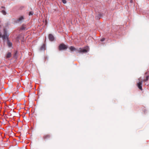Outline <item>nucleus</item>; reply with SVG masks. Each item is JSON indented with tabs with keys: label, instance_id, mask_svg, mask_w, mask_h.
<instances>
[{
	"label": "nucleus",
	"instance_id": "obj_21",
	"mask_svg": "<svg viewBox=\"0 0 149 149\" xmlns=\"http://www.w3.org/2000/svg\"><path fill=\"white\" fill-rule=\"evenodd\" d=\"M99 15H100V16H101V14H100Z\"/></svg>",
	"mask_w": 149,
	"mask_h": 149
},
{
	"label": "nucleus",
	"instance_id": "obj_5",
	"mask_svg": "<svg viewBox=\"0 0 149 149\" xmlns=\"http://www.w3.org/2000/svg\"><path fill=\"white\" fill-rule=\"evenodd\" d=\"M51 137V135L49 134H46L44 135L43 136V139L46 141L49 139Z\"/></svg>",
	"mask_w": 149,
	"mask_h": 149
},
{
	"label": "nucleus",
	"instance_id": "obj_19",
	"mask_svg": "<svg viewBox=\"0 0 149 149\" xmlns=\"http://www.w3.org/2000/svg\"><path fill=\"white\" fill-rule=\"evenodd\" d=\"M2 7V8H5V7Z\"/></svg>",
	"mask_w": 149,
	"mask_h": 149
},
{
	"label": "nucleus",
	"instance_id": "obj_10",
	"mask_svg": "<svg viewBox=\"0 0 149 149\" xmlns=\"http://www.w3.org/2000/svg\"><path fill=\"white\" fill-rule=\"evenodd\" d=\"M26 29H27L25 26L23 25H22L20 28V30H25Z\"/></svg>",
	"mask_w": 149,
	"mask_h": 149
},
{
	"label": "nucleus",
	"instance_id": "obj_16",
	"mask_svg": "<svg viewBox=\"0 0 149 149\" xmlns=\"http://www.w3.org/2000/svg\"><path fill=\"white\" fill-rule=\"evenodd\" d=\"M63 3L64 4L66 3V1L65 0H62Z\"/></svg>",
	"mask_w": 149,
	"mask_h": 149
},
{
	"label": "nucleus",
	"instance_id": "obj_11",
	"mask_svg": "<svg viewBox=\"0 0 149 149\" xmlns=\"http://www.w3.org/2000/svg\"><path fill=\"white\" fill-rule=\"evenodd\" d=\"M7 44L9 47H10L12 45V43L8 40L7 41Z\"/></svg>",
	"mask_w": 149,
	"mask_h": 149
},
{
	"label": "nucleus",
	"instance_id": "obj_3",
	"mask_svg": "<svg viewBox=\"0 0 149 149\" xmlns=\"http://www.w3.org/2000/svg\"><path fill=\"white\" fill-rule=\"evenodd\" d=\"M138 80L139 81L138 83L137 84V86L138 88L141 90H142V81H140L141 80V78L140 77L138 79Z\"/></svg>",
	"mask_w": 149,
	"mask_h": 149
},
{
	"label": "nucleus",
	"instance_id": "obj_14",
	"mask_svg": "<svg viewBox=\"0 0 149 149\" xmlns=\"http://www.w3.org/2000/svg\"><path fill=\"white\" fill-rule=\"evenodd\" d=\"M1 12L4 15H6V12L4 10H2Z\"/></svg>",
	"mask_w": 149,
	"mask_h": 149
},
{
	"label": "nucleus",
	"instance_id": "obj_2",
	"mask_svg": "<svg viewBox=\"0 0 149 149\" xmlns=\"http://www.w3.org/2000/svg\"><path fill=\"white\" fill-rule=\"evenodd\" d=\"M8 36L7 31L5 29H4V33L3 36H2L1 33L0 32V38H2L3 40L7 39Z\"/></svg>",
	"mask_w": 149,
	"mask_h": 149
},
{
	"label": "nucleus",
	"instance_id": "obj_1",
	"mask_svg": "<svg viewBox=\"0 0 149 149\" xmlns=\"http://www.w3.org/2000/svg\"><path fill=\"white\" fill-rule=\"evenodd\" d=\"M89 50V48L88 47H86L83 49L80 48L77 50L78 52L80 53H86Z\"/></svg>",
	"mask_w": 149,
	"mask_h": 149
},
{
	"label": "nucleus",
	"instance_id": "obj_17",
	"mask_svg": "<svg viewBox=\"0 0 149 149\" xmlns=\"http://www.w3.org/2000/svg\"><path fill=\"white\" fill-rule=\"evenodd\" d=\"M105 40V38H103L101 39L100 41L102 42L103 41Z\"/></svg>",
	"mask_w": 149,
	"mask_h": 149
},
{
	"label": "nucleus",
	"instance_id": "obj_13",
	"mask_svg": "<svg viewBox=\"0 0 149 149\" xmlns=\"http://www.w3.org/2000/svg\"><path fill=\"white\" fill-rule=\"evenodd\" d=\"M148 78H149V76H147L146 77V79H144L143 80V82H145V81H148Z\"/></svg>",
	"mask_w": 149,
	"mask_h": 149
},
{
	"label": "nucleus",
	"instance_id": "obj_6",
	"mask_svg": "<svg viewBox=\"0 0 149 149\" xmlns=\"http://www.w3.org/2000/svg\"><path fill=\"white\" fill-rule=\"evenodd\" d=\"M48 38L49 40L51 41H53L54 40V36L51 34H50L49 35Z\"/></svg>",
	"mask_w": 149,
	"mask_h": 149
},
{
	"label": "nucleus",
	"instance_id": "obj_12",
	"mask_svg": "<svg viewBox=\"0 0 149 149\" xmlns=\"http://www.w3.org/2000/svg\"><path fill=\"white\" fill-rule=\"evenodd\" d=\"M45 45L44 44H43L40 47V50H44L45 48Z\"/></svg>",
	"mask_w": 149,
	"mask_h": 149
},
{
	"label": "nucleus",
	"instance_id": "obj_8",
	"mask_svg": "<svg viewBox=\"0 0 149 149\" xmlns=\"http://www.w3.org/2000/svg\"><path fill=\"white\" fill-rule=\"evenodd\" d=\"M23 19V16H21L20 17H19L18 19L17 20V22H20Z\"/></svg>",
	"mask_w": 149,
	"mask_h": 149
},
{
	"label": "nucleus",
	"instance_id": "obj_18",
	"mask_svg": "<svg viewBox=\"0 0 149 149\" xmlns=\"http://www.w3.org/2000/svg\"><path fill=\"white\" fill-rule=\"evenodd\" d=\"M17 54V52H16L14 54V56H15Z\"/></svg>",
	"mask_w": 149,
	"mask_h": 149
},
{
	"label": "nucleus",
	"instance_id": "obj_7",
	"mask_svg": "<svg viewBox=\"0 0 149 149\" xmlns=\"http://www.w3.org/2000/svg\"><path fill=\"white\" fill-rule=\"evenodd\" d=\"M69 49L71 51H77V50H78V49H77L74 47L72 46L70 47L69 48Z\"/></svg>",
	"mask_w": 149,
	"mask_h": 149
},
{
	"label": "nucleus",
	"instance_id": "obj_4",
	"mask_svg": "<svg viewBox=\"0 0 149 149\" xmlns=\"http://www.w3.org/2000/svg\"><path fill=\"white\" fill-rule=\"evenodd\" d=\"M67 46L63 44H61L59 46V49L60 50L67 49Z\"/></svg>",
	"mask_w": 149,
	"mask_h": 149
},
{
	"label": "nucleus",
	"instance_id": "obj_15",
	"mask_svg": "<svg viewBox=\"0 0 149 149\" xmlns=\"http://www.w3.org/2000/svg\"><path fill=\"white\" fill-rule=\"evenodd\" d=\"M33 12L32 11H30L29 12V15H33Z\"/></svg>",
	"mask_w": 149,
	"mask_h": 149
},
{
	"label": "nucleus",
	"instance_id": "obj_20",
	"mask_svg": "<svg viewBox=\"0 0 149 149\" xmlns=\"http://www.w3.org/2000/svg\"><path fill=\"white\" fill-rule=\"evenodd\" d=\"M130 2H131V3L132 2V0H130Z\"/></svg>",
	"mask_w": 149,
	"mask_h": 149
},
{
	"label": "nucleus",
	"instance_id": "obj_9",
	"mask_svg": "<svg viewBox=\"0 0 149 149\" xmlns=\"http://www.w3.org/2000/svg\"><path fill=\"white\" fill-rule=\"evenodd\" d=\"M11 56V53L10 52H8L6 54V58H10Z\"/></svg>",
	"mask_w": 149,
	"mask_h": 149
}]
</instances>
